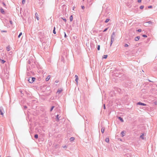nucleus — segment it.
I'll return each mask as SVG.
<instances>
[{
  "label": "nucleus",
  "instance_id": "nucleus-1",
  "mask_svg": "<svg viewBox=\"0 0 157 157\" xmlns=\"http://www.w3.org/2000/svg\"><path fill=\"white\" fill-rule=\"evenodd\" d=\"M36 78L34 77H27L25 78V80L28 81L30 83H33L35 80Z\"/></svg>",
  "mask_w": 157,
  "mask_h": 157
},
{
  "label": "nucleus",
  "instance_id": "nucleus-2",
  "mask_svg": "<svg viewBox=\"0 0 157 157\" xmlns=\"http://www.w3.org/2000/svg\"><path fill=\"white\" fill-rule=\"evenodd\" d=\"M3 111L4 109L3 107L2 106L0 107V114L2 116H3Z\"/></svg>",
  "mask_w": 157,
  "mask_h": 157
},
{
  "label": "nucleus",
  "instance_id": "nucleus-3",
  "mask_svg": "<svg viewBox=\"0 0 157 157\" xmlns=\"http://www.w3.org/2000/svg\"><path fill=\"white\" fill-rule=\"evenodd\" d=\"M152 23V22L151 21H150L146 22L144 24V25H151Z\"/></svg>",
  "mask_w": 157,
  "mask_h": 157
},
{
  "label": "nucleus",
  "instance_id": "nucleus-4",
  "mask_svg": "<svg viewBox=\"0 0 157 157\" xmlns=\"http://www.w3.org/2000/svg\"><path fill=\"white\" fill-rule=\"evenodd\" d=\"M115 37V34L114 32H113L112 33L111 36V39L113 40H114Z\"/></svg>",
  "mask_w": 157,
  "mask_h": 157
},
{
  "label": "nucleus",
  "instance_id": "nucleus-5",
  "mask_svg": "<svg viewBox=\"0 0 157 157\" xmlns=\"http://www.w3.org/2000/svg\"><path fill=\"white\" fill-rule=\"evenodd\" d=\"M137 105H143V106H145L146 105L145 104L141 102H137Z\"/></svg>",
  "mask_w": 157,
  "mask_h": 157
},
{
  "label": "nucleus",
  "instance_id": "nucleus-6",
  "mask_svg": "<svg viewBox=\"0 0 157 157\" xmlns=\"http://www.w3.org/2000/svg\"><path fill=\"white\" fill-rule=\"evenodd\" d=\"M63 90V89L62 88H60V89H58L57 92V94H59L60 93H61L62 91Z\"/></svg>",
  "mask_w": 157,
  "mask_h": 157
},
{
  "label": "nucleus",
  "instance_id": "nucleus-7",
  "mask_svg": "<svg viewBox=\"0 0 157 157\" xmlns=\"http://www.w3.org/2000/svg\"><path fill=\"white\" fill-rule=\"evenodd\" d=\"M59 115H57L56 116V121H59V118L60 117H59Z\"/></svg>",
  "mask_w": 157,
  "mask_h": 157
},
{
  "label": "nucleus",
  "instance_id": "nucleus-8",
  "mask_svg": "<svg viewBox=\"0 0 157 157\" xmlns=\"http://www.w3.org/2000/svg\"><path fill=\"white\" fill-rule=\"evenodd\" d=\"M125 157H131L132 155L130 154L127 153L125 155Z\"/></svg>",
  "mask_w": 157,
  "mask_h": 157
},
{
  "label": "nucleus",
  "instance_id": "nucleus-9",
  "mask_svg": "<svg viewBox=\"0 0 157 157\" xmlns=\"http://www.w3.org/2000/svg\"><path fill=\"white\" fill-rule=\"evenodd\" d=\"M118 118L121 122H124V121L122 118L120 117H119Z\"/></svg>",
  "mask_w": 157,
  "mask_h": 157
},
{
  "label": "nucleus",
  "instance_id": "nucleus-10",
  "mask_svg": "<svg viewBox=\"0 0 157 157\" xmlns=\"http://www.w3.org/2000/svg\"><path fill=\"white\" fill-rule=\"evenodd\" d=\"M140 39V36H137L135 37V41H137L138 40Z\"/></svg>",
  "mask_w": 157,
  "mask_h": 157
},
{
  "label": "nucleus",
  "instance_id": "nucleus-11",
  "mask_svg": "<svg viewBox=\"0 0 157 157\" xmlns=\"http://www.w3.org/2000/svg\"><path fill=\"white\" fill-rule=\"evenodd\" d=\"M121 134L122 135V136L123 137L125 135V131H123L121 132Z\"/></svg>",
  "mask_w": 157,
  "mask_h": 157
},
{
  "label": "nucleus",
  "instance_id": "nucleus-12",
  "mask_svg": "<svg viewBox=\"0 0 157 157\" xmlns=\"http://www.w3.org/2000/svg\"><path fill=\"white\" fill-rule=\"evenodd\" d=\"M0 10L1 12L2 13H5V11H4V10L2 8H1Z\"/></svg>",
  "mask_w": 157,
  "mask_h": 157
},
{
  "label": "nucleus",
  "instance_id": "nucleus-13",
  "mask_svg": "<svg viewBox=\"0 0 157 157\" xmlns=\"http://www.w3.org/2000/svg\"><path fill=\"white\" fill-rule=\"evenodd\" d=\"M50 75L48 76L46 78V81H48L49 80V79H50Z\"/></svg>",
  "mask_w": 157,
  "mask_h": 157
},
{
  "label": "nucleus",
  "instance_id": "nucleus-14",
  "mask_svg": "<svg viewBox=\"0 0 157 157\" xmlns=\"http://www.w3.org/2000/svg\"><path fill=\"white\" fill-rule=\"evenodd\" d=\"M35 16L36 17V18L38 20H39V17H38V15L37 14V13H35Z\"/></svg>",
  "mask_w": 157,
  "mask_h": 157
},
{
  "label": "nucleus",
  "instance_id": "nucleus-15",
  "mask_svg": "<svg viewBox=\"0 0 157 157\" xmlns=\"http://www.w3.org/2000/svg\"><path fill=\"white\" fill-rule=\"evenodd\" d=\"M105 131V128L102 127V128L101 129V132L103 133H104Z\"/></svg>",
  "mask_w": 157,
  "mask_h": 157
},
{
  "label": "nucleus",
  "instance_id": "nucleus-16",
  "mask_svg": "<svg viewBox=\"0 0 157 157\" xmlns=\"http://www.w3.org/2000/svg\"><path fill=\"white\" fill-rule=\"evenodd\" d=\"M70 21H72L73 20V16L72 15H71L70 17Z\"/></svg>",
  "mask_w": 157,
  "mask_h": 157
},
{
  "label": "nucleus",
  "instance_id": "nucleus-17",
  "mask_svg": "<svg viewBox=\"0 0 157 157\" xmlns=\"http://www.w3.org/2000/svg\"><path fill=\"white\" fill-rule=\"evenodd\" d=\"M105 141L107 143H109V139L108 138H106L105 140Z\"/></svg>",
  "mask_w": 157,
  "mask_h": 157
},
{
  "label": "nucleus",
  "instance_id": "nucleus-18",
  "mask_svg": "<svg viewBox=\"0 0 157 157\" xmlns=\"http://www.w3.org/2000/svg\"><path fill=\"white\" fill-rule=\"evenodd\" d=\"M70 140L71 141H72L74 140L75 138L74 137H71L70 138Z\"/></svg>",
  "mask_w": 157,
  "mask_h": 157
},
{
  "label": "nucleus",
  "instance_id": "nucleus-19",
  "mask_svg": "<svg viewBox=\"0 0 157 157\" xmlns=\"http://www.w3.org/2000/svg\"><path fill=\"white\" fill-rule=\"evenodd\" d=\"M144 133H143V134H142V135H141L140 136V138L142 139H144Z\"/></svg>",
  "mask_w": 157,
  "mask_h": 157
},
{
  "label": "nucleus",
  "instance_id": "nucleus-20",
  "mask_svg": "<svg viewBox=\"0 0 157 157\" xmlns=\"http://www.w3.org/2000/svg\"><path fill=\"white\" fill-rule=\"evenodd\" d=\"M53 33L54 34H56V32L55 31V27H54V29L53 30Z\"/></svg>",
  "mask_w": 157,
  "mask_h": 157
},
{
  "label": "nucleus",
  "instance_id": "nucleus-21",
  "mask_svg": "<svg viewBox=\"0 0 157 157\" xmlns=\"http://www.w3.org/2000/svg\"><path fill=\"white\" fill-rule=\"evenodd\" d=\"M34 137L36 139H37L38 138V135L37 134L35 135H34Z\"/></svg>",
  "mask_w": 157,
  "mask_h": 157
},
{
  "label": "nucleus",
  "instance_id": "nucleus-22",
  "mask_svg": "<svg viewBox=\"0 0 157 157\" xmlns=\"http://www.w3.org/2000/svg\"><path fill=\"white\" fill-rule=\"evenodd\" d=\"M114 40H113L111 39V43H110V46H111L112 43H113V41H114Z\"/></svg>",
  "mask_w": 157,
  "mask_h": 157
},
{
  "label": "nucleus",
  "instance_id": "nucleus-23",
  "mask_svg": "<svg viewBox=\"0 0 157 157\" xmlns=\"http://www.w3.org/2000/svg\"><path fill=\"white\" fill-rule=\"evenodd\" d=\"M109 19H107L105 21V22L106 23H107L109 21Z\"/></svg>",
  "mask_w": 157,
  "mask_h": 157
},
{
  "label": "nucleus",
  "instance_id": "nucleus-24",
  "mask_svg": "<svg viewBox=\"0 0 157 157\" xmlns=\"http://www.w3.org/2000/svg\"><path fill=\"white\" fill-rule=\"evenodd\" d=\"M6 49L7 51H9L10 50V47L8 46L6 48Z\"/></svg>",
  "mask_w": 157,
  "mask_h": 157
},
{
  "label": "nucleus",
  "instance_id": "nucleus-25",
  "mask_svg": "<svg viewBox=\"0 0 157 157\" xmlns=\"http://www.w3.org/2000/svg\"><path fill=\"white\" fill-rule=\"evenodd\" d=\"M108 56L107 55H104L103 56V58L104 59L107 58Z\"/></svg>",
  "mask_w": 157,
  "mask_h": 157
},
{
  "label": "nucleus",
  "instance_id": "nucleus-26",
  "mask_svg": "<svg viewBox=\"0 0 157 157\" xmlns=\"http://www.w3.org/2000/svg\"><path fill=\"white\" fill-rule=\"evenodd\" d=\"M22 33L21 32L19 34V35L18 36V38H19L22 35Z\"/></svg>",
  "mask_w": 157,
  "mask_h": 157
},
{
  "label": "nucleus",
  "instance_id": "nucleus-27",
  "mask_svg": "<svg viewBox=\"0 0 157 157\" xmlns=\"http://www.w3.org/2000/svg\"><path fill=\"white\" fill-rule=\"evenodd\" d=\"M54 106H52V107L50 110V111L51 112L53 109V108H54Z\"/></svg>",
  "mask_w": 157,
  "mask_h": 157
},
{
  "label": "nucleus",
  "instance_id": "nucleus-28",
  "mask_svg": "<svg viewBox=\"0 0 157 157\" xmlns=\"http://www.w3.org/2000/svg\"><path fill=\"white\" fill-rule=\"evenodd\" d=\"M144 8V6H140V9H142Z\"/></svg>",
  "mask_w": 157,
  "mask_h": 157
},
{
  "label": "nucleus",
  "instance_id": "nucleus-29",
  "mask_svg": "<svg viewBox=\"0 0 157 157\" xmlns=\"http://www.w3.org/2000/svg\"><path fill=\"white\" fill-rule=\"evenodd\" d=\"M108 28H105L103 31V32H106L107 30H108Z\"/></svg>",
  "mask_w": 157,
  "mask_h": 157
},
{
  "label": "nucleus",
  "instance_id": "nucleus-30",
  "mask_svg": "<svg viewBox=\"0 0 157 157\" xmlns=\"http://www.w3.org/2000/svg\"><path fill=\"white\" fill-rule=\"evenodd\" d=\"M97 49H98V50H100V46L99 45H98Z\"/></svg>",
  "mask_w": 157,
  "mask_h": 157
},
{
  "label": "nucleus",
  "instance_id": "nucleus-31",
  "mask_svg": "<svg viewBox=\"0 0 157 157\" xmlns=\"http://www.w3.org/2000/svg\"><path fill=\"white\" fill-rule=\"evenodd\" d=\"M142 36L144 37H147V35L145 34L143 35Z\"/></svg>",
  "mask_w": 157,
  "mask_h": 157
},
{
  "label": "nucleus",
  "instance_id": "nucleus-32",
  "mask_svg": "<svg viewBox=\"0 0 157 157\" xmlns=\"http://www.w3.org/2000/svg\"><path fill=\"white\" fill-rule=\"evenodd\" d=\"M25 2V0H22V3L24 4Z\"/></svg>",
  "mask_w": 157,
  "mask_h": 157
},
{
  "label": "nucleus",
  "instance_id": "nucleus-33",
  "mask_svg": "<svg viewBox=\"0 0 157 157\" xmlns=\"http://www.w3.org/2000/svg\"><path fill=\"white\" fill-rule=\"evenodd\" d=\"M1 33H3V32L6 33L7 31L6 30H1Z\"/></svg>",
  "mask_w": 157,
  "mask_h": 157
},
{
  "label": "nucleus",
  "instance_id": "nucleus-34",
  "mask_svg": "<svg viewBox=\"0 0 157 157\" xmlns=\"http://www.w3.org/2000/svg\"><path fill=\"white\" fill-rule=\"evenodd\" d=\"M63 33H64V37H65V38L67 37V35L66 34V33L65 32H64Z\"/></svg>",
  "mask_w": 157,
  "mask_h": 157
},
{
  "label": "nucleus",
  "instance_id": "nucleus-35",
  "mask_svg": "<svg viewBox=\"0 0 157 157\" xmlns=\"http://www.w3.org/2000/svg\"><path fill=\"white\" fill-rule=\"evenodd\" d=\"M103 109H106V107H105V104H103Z\"/></svg>",
  "mask_w": 157,
  "mask_h": 157
},
{
  "label": "nucleus",
  "instance_id": "nucleus-36",
  "mask_svg": "<svg viewBox=\"0 0 157 157\" xmlns=\"http://www.w3.org/2000/svg\"><path fill=\"white\" fill-rule=\"evenodd\" d=\"M78 78H75V81L77 83H78Z\"/></svg>",
  "mask_w": 157,
  "mask_h": 157
},
{
  "label": "nucleus",
  "instance_id": "nucleus-37",
  "mask_svg": "<svg viewBox=\"0 0 157 157\" xmlns=\"http://www.w3.org/2000/svg\"><path fill=\"white\" fill-rule=\"evenodd\" d=\"M137 31L138 32H141L142 31V30L140 29H138V30H137Z\"/></svg>",
  "mask_w": 157,
  "mask_h": 157
},
{
  "label": "nucleus",
  "instance_id": "nucleus-38",
  "mask_svg": "<svg viewBox=\"0 0 157 157\" xmlns=\"http://www.w3.org/2000/svg\"><path fill=\"white\" fill-rule=\"evenodd\" d=\"M63 20L65 21V22H66V19L65 18H62Z\"/></svg>",
  "mask_w": 157,
  "mask_h": 157
},
{
  "label": "nucleus",
  "instance_id": "nucleus-39",
  "mask_svg": "<svg viewBox=\"0 0 157 157\" xmlns=\"http://www.w3.org/2000/svg\"><path fill=\"white\" fill-rule=\"evenodd\" d=\"M75 78H78V76L77 75H75Z\"/></svg>",
  "mask_w": 157,
  "mask_h": 157
},
{
  "label": "nucleus",
  "instance_id": "nucleus-40",
  "mask_svg": "<svg viewBox=\"0 0 157 157\" xmlns=\"http://www.w3.org/2000/svg\"><path fill=\"white\" fill-rule=\"evenodd\" d=\"M128 45L127 44H125V45H124V46L125 47H127L128 46Z\"/></svg>",
  "mask_w": 157,
  "mask_h": 157
},
{
  "label": "nucleus",
  "instance_id": "nucleus-41",
  "mask_svg": "<svg viewBox=\"0 0 157 157\" xmlns=\"http://www.w3.org/2000/svg\"><path fill=\"white\" fill-rule=\"evenodd\" d=\"M5 62V61L4 60H2V63H4Z\"/></svg>",
  "mask_w": 157,
  "mask_h": 157
},
{
  "label": "nucleus",
  "instance_id": "nucleus-42",
  "mask_svg": "<svg viewBox=\"0 0 157 157\" xmlns=\"http://www.w3.org/2000/svg\"><path fill=\"white\" fill-rule=\"evenodd\" d=\"M137 2H141V0H138Z\"/></svg>",
  "mask_w": 157,
  "mask_h": 157
},
{
  "label": "nucleus",
  "instance_id": "nucleus-43",
  "mask_svg": "<svg viewBox=\"0 0 157 157\" xmlns=\"http://www.w3.org/2000/svg\"><path fill=\"white\" fill-rule=\"evenodd\" d=\"M152 7V6H148V8H151Z\"/></svg>",
  "mask_w": 157,
  "mask_h": 157
},
{
  "label": "nucleus",
  "instance_id": "nucleus-44",
  "mask_svg": "<svg viewBox=\"0 0 157 157\" xmlns=\"http://www.w3.org/2000/svg\"><path fill=\"white\" fill-rule=\"evenodd\" d=\"M2 4L3 5V6H6V5H5V3L4 2H2Z\"/></svg>",
  "mask_w": 157,
  "mask_h": 157
},
{
  "label": "nucleus",
  "instance_id": "nucleus-45",
  "mask_svg": "<svg viewBox=\"0 0 157 157\" xmlns=\"http://www.w3.org/2000/svg\"><path fill=\"white\" fill-rule=\"evenodd\" d=\"M63 148H67V146L65 145L64 146H63Z\"/></svg>",
  "mask_w": 157,
  "mask_h": 157
},
{
  "label": "nucleus",
  "instance_id": "nucleus-46",
  "mask_svg": "<svg viewBox=\"0 0 157 157\" xmlns=\"http://www.w3.org/2000/svg\"><path fill=\"white\" fill-rule=\"evenodd\" d=\"M82 9H84L85 8V7L84 6H82Z\"/></svg>",
  "mask_w": 157,
  "mask_h": 157
},
{
  "label": "nucleus",
  "instance_id": "nucleus-47",
  "mask_svg": "<svg viewBox=\"0 0 157 157\" xmlns=\"http://www.w3.org/2000/svg\"><path fill=\"white\" fill-rule=\"evenodd\" d=\"M24 107L25 109H26L27 108V107L26 106H24Z\"/></svg>",
  "mask_w": 157,
  "mask_h": 157
},
{
  "label": "nucleus",
  "instance_id": "nucleus-48",
  "mask_svg": "<svg viewBox=\"0 0 157 157\" xmlns=\"http://www.w3.org/2000/svg\"><path fill=\"white\" fill-rule=\"evenodd\" d=\"M59 81L58 80H56L55 82L56 83H58L59 82Z\"/></svg>",
  "mask_w": 157,
  "mask_h": 157
},
{
  "label": "nucleus",
  "instance_id": "nucleus-49",
  "mask_svg": "<svg viewBox=\"0 0 157 157\" xmlns=\"http://www.w3.org/2000/svg\"><path fill=\"white\" fill-rule=\"evenodd\" d=\"M10 24H12V22L11 21H10Z\"/></svg>",
  "mask_w": 157,
  "mask_h": 157
},
{
  "label": "nucleus",
  "instance_id": "nucleus-50",
  "mask_svg": "<svg viewBox=\"0 0 157 157\" xmlns=\"http://www.w3.org/2000/svg\"><path fill=\"white\" fill-rule=\"evenodd\" d=\"M155 105L157 104V102H155Z\"/></svg>",
  "mask_w": 157,
  "mask_h": 157
},
{
  "label": "nucleus",
  "instance_id": "nucleus-51",
  "mask_svg": "<svg viewBox=\"0 0 157 157\" xmlns=\"http://www.w3.org/2000/svg\"><path fill=\"white\" fill-rule=\"evenodd\" d=\"M31 63V62L30 61H29V64H30Z\"/></svg>",
  "mask_w": 157,
  "mask_h": 157
},
{
  "label": "nucleus",
  "instance_id": "nucleus-52",
  "mask_svg": "<svg viewBox=\"0 0 157 157\" xmlns=\"http://www.w3.org/2000/svg\"><path fill=\"white\" fill-rule=\"evenodd\" d=\"M0 157H1V156H0Z\"/></svg>",
  "mask_w": 157,
  "mask_h": 157
},
{
  "label": "nucleus",
  "instance_id": "nucleus-53",
  "mask_svg": "<svg viewBox=\"0 0 157 157\" xmlns=\"http://www.w3.org/2000/svg\"><path fill=\"white\" fill-rule=\"evenodd\" d=\"M83 1H84V0H83Z\"/></svg>",
  "mask_w": 157,
  "mask_h": 157
}]
</instances>
